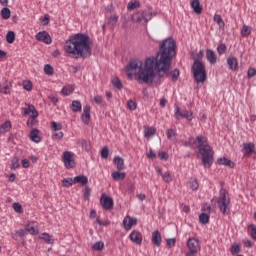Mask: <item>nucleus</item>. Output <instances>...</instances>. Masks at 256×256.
I'll list each match as a JSON object with an SVG mask.
<instances>
[{"instance_id":"f257e3e1","label":"nucleus","mask_w":256,"mask_h":256,"mask_svg":"<svg viewBox=\"0 0 256 256\" xmlns=\"http://www.w3.org/2000/svg\"><path fill=\"white\" fill-rule=\"evenodd\" d=\"M177 55V43L173 38H166L159 46V51L156 57L148 58L143 62L135 59L126 66L128 77L138 75V79L144 83H153L155 77H163L168 69H171V61ZM163 71V73L161 72Z\"/></svg>"},{"instance_id":"f03ea898","label":"nucleus","mask_w":256,"mask_h":256,"mask_svg":"<svg viewBox=\"0 0 256 256\" xmlns=\"http://www.w3.org/2000/svg\"><path fill=\"white\" fill-rule=\"evenodd\" d=\"M64 49L73 59H89L92 55L91 38L82 33L70 36L65 42Z\"/></svg>"},{"instance_id":"7ed1b4c3","label":"nucleus","mask_w":256,"mask_h":256,"mask_svg":"<svg viewBox=\"0 0 256 256\" xmlns=\"http://www.w3.org/2000/svg\"><path fill=\"white\" fill-rule=\"evenodd\" d=\"M198 145H196V149H198V153L202 155V165L205 169H209L211 165H213V148L207 144V138L203 135L197 136Z\"/></svg>"},{"instance_id":"20e7f679","label":"nucleus","mask_w":256,"mask_h":256,"mask_svg":"<svg viewBox=\"0 0 256 256\" xmlns=\"http://www.w3.org/2000/svg\"><path fill=\"white\" fill-rule=\"evenodd\" d=\"M192 73L196 83H204L207 81V70H205V64L201 61H194L192 65Z\"/></svg>"},{"instance_id":"39448f33","label":"nucleus","mask_w":256,"mask_h":256,"mask_svg":"<svg viewBox=\"0 0 256 256\" xmlns=\"http://www.w3.org/2000/svg\"><path fill=\"white\" fill-rule=\"evenodd\" d=\"M155 15V12L152 10V8H146L142 12H136L132 15V21L135 23H143L144 25H147L151 19H153V16Z\"/></svg>"},{"instance_id":"423d86ee","label":"nucleus","mask_w":256,"mask_h":256,"mask_svg":"<svg viewBox=\"0 0 256 256\" xmlns=\"http://www.w3.org/2000/svg\"><path fill=\"white\" fill-rule=\"evenodd\" d=\"M217 203L222 215H229L231 213V209L229 208L231 202L227 200V190L220 189V196L217 198Z\"/></svg>"},{"instance_id":"0eeeda50","label":"nucleus","mask_w":256,"mask_h":256,"mask_svg":"<svg viewBox=\"0 0 256 256\" xmlns=\"http://www.w3.org/2000/svg\"><path fill=\"white\" fill-rule=\"evenodd\" d=\"M188 252L186 256H197V254L201 251V243L197 238H189L187 241Z\"/></svg>"},{"instance_id":"6e6552de","label":"nucleus","mask_w":256,"mask_h":256,"mask_svg":"<svg viewBox=\"0 0 256 256\" xmlns=\"http://www.w3.org/2000/svg\"><path fill=\"white\" fill-rule=\"evenodd\" d=\"M72 152L65 151L62 155V161L66 167V169H73L75 168V158Z\"/></svg>"},{"instance_id":"1a4fd4ad","label":"nucleus","mask_w":256,"mask_h":256,"mask_svg":"<svg viewBox=\"0 0 256 256\" xmlns=\"http://www.w3.org/2000/svg\"><path fill=\"white\" fill-rule=\"evenodd\" d=\"M176 119H187V121H193V112L187 110H181L179 106L175 108Z\"/></svg>"},{"instance_id":"9d476101","label":"nucleus","mask_w":256,"mask_h":256,"mask_svg":"<svg viewBox=\"0 0 256 256\" xmlns=\"http://www.w3.org/2000/svg\"><path fill=\"white\" fill-rule=\"evenodd\" d=\"M100 204L106 211H111V209H113L114 201L113 198L103 194L100 198Z\"/></svg>"},{"instance_id":"9b49d317","label":"nucleus","mask_w":256,"mask_h":256,"mask_svg":"<svg viewBox=\"0 0 256 256\" xmlns=\"http://www.w3.org/2000/svg\"><path fill=\"white\" fill-rule=\"evenodd\" d=\"M35 37L37 41H43L46 45H51L53 41L47 31L38 32Z\"/></svg>"},{"instance_id":"f8f14e48","label":"nucleus","mask_w":256,"mask_h":256,"mask_svg":"<svg viewBox=\"0 0 256 256\" xmlns=\"http://www.w3.org/2000/svg\"><path fill=\"white\" fill-rule=\"evenodd\" d=\"M129 237L132 243H135V245H141L143 243V235L137 230H133Z\"/></svg>"},{"instance_id":"ddd939ff","label":"nucleus","mask_w":256,"mask_h":256,"mask_svg":"<svg viewBox=\"0 0 256 256\" xmlns=\"http://www.w3.org/2000/svg\"><path fill=\"white\" fill-rule=\"evenodd\" d=\"M82 121L83 123H85V125H89V123H91V106H84L82 113Z\"/></svg>"},{"instance_id":"4468645a","label":"nucleus","mask_w":256,"mask_h":256,"mask_svg":"<svg viewBox=\"0 0 256 256\" xmlns=\"http://www.w3.org/2000/svg\"><path fill=\"white\" fill-rule=\"evenodd\" d=\"M123 225L126 231H131L133 225H137V218H131V216H126L123 220Z\"/></svg>"},{"instance_id":"2eb2a0df","label":"nucleus","mask_w":256,"mask_h":256,"mask_svg":"<svg viewBox=\"0 0 256 256\" xmlns=\"http://www.w3.org/2000/svg\"><path fill=\"white\" fill-rule=\"evenodd\" d=\"M190 7L196 15H201L203 13V6H201V2L199 0H192Z\"/></svg>"},{"instance_id":"dca6fc26","label":"nucleus","mask_w":256,"mask_h":256,"mask_svg":"<svg viewBox=\"0 0 256 256\" xmlns=\"http://www.w3.org/2000/svg\"><path fill=\"white\" fill-rule=\"evenodd\" d=\"M163 241V238H161V232L159 230H156L152 233V243L156 247H161V243Z\"/></svg>"},{"instance_id":"f3484780","label":"nucleus","mask_w":256,"mask_h":256,"mask_svg":"<svg viewBox=\"0 0 256 256\" xmlns=\"http://www.w3.org/2000/svg\"><path fill=\"white\" fill-rule=\"evenodd\" d=\"M163 77H171V81L174 83L179 79V69H174L172 72H169V69L166 72L161 71Z\"/></svg>"},{"instance_id":"a211bd4d","label":"nucleus","mask_w":256,"mask_h":256,"mask_svg":"<svg viewBox=\"0 0 256 256\" xmlns=\"http://www.w3.org/2000/svg\"><path fill=\"white\" fill-rule=\"evenodd\" d=\"M24 115H29V117H39V112L35 109L33 105H27L24 109Z\"/></svg>"},{"instance_id":"6ab92c4d","label":"nucleus","mask_w":256,"mask_h":256,"mask_svg":"<svg viewBox=\"0 0 256 256\" xmlns=\"http://www.w3.org/2000/svg\"><path fill=\"white\" fill-rule=\"evenodd\" d=\"M243 149L245 151V155H247V156L251 155L252 153H256L255 152V144L253 142L244 143Z\"/></svg>"},{"instance_id":"aec40b11","label":"nucleus","mask_w":256,"mask_h":256,"mask_svg":"<svg viewBox=\"0 0 256 256\" xmlns=\"http://www.w3.org/2000/svg\"><path fill=\"white\" fill-rule=\"evenodd\" d=\"M227 65L231 71H237L239 62L237 61V58L229 57L227 59Z\"/></svg>"},{"instance_id":"412c9836","label":"nucleus","mask_w":256,"mask_h":256,"mask_svg":"<svg viewBox=\"0 0 256 256\" xmlns=\"http://www.w3.org/2000/svg\"><path fill=\"white\" fill-rule=\"evenodd\" d=\"M113 163L116 165L118 171H123L125 169V160L120 156H115Z\"/></svg>"},{"instance_id":"4be33fe9","label":"nucleus","mask_w":256,"mask_h":256,"mask_svg":"<svg viewBox=\"0 0 256 256\" xmlns=\"http://www.w3.org/2000/svg\"><path fill=\"white\" fill-rule=\"evenodd\" d=\"M218 165H225L226 167H230V169H233L235 167V163L225 157L219 158L217 160Z\"/></svg>"},{"instance_id":"5701e85b","label":"nucleus","mask_w":256,"mask_h":256,"mask_svg":"<svg viewBox=\"0 0 256 256\" xmlns=\"http://www.w3.org/2000/svg\"><path fill=\"white\" fill-rule=\"evenodd\" d=\"M206 59L211 63V65H215V63H217V57L215 56V52L213 50H207Z\"/></svg>"},{"instance_id":"b1692460","label":"nucleus","mask_w":256,"mask_h":256,"mask_svg":"<svg viewBox=\"0 0 256 256\" xmlns=\"http://www.w3.org/2000/svg\"><path fill=\"white\" fill-rule=\"evenodd\" d=\"M30 139L34 143H41V137H39V130L38 129H33L30 132Z\"/></svg>"},{"instance_id":"393cba45","label":"nucleus","mask_w":256,"mask_h":256,"mask_svg":"<svg viewBox=\"0 0 256 256\" xmlns=\"http://www.w3.org/2000/svg\"><path fill=\"white\" fill-rule=\"evenodd\" d=\"M1 18L7 21L8 19H11V10L7 7H4L0 11Z\"/></svg>"},{"instance_id":"a878e982","label":"nucleus","mask_w":256,"mask_h":256,"mask_svg":"<svg viewBox=\"0 0 256 256\" xmlns=\"http://www.w3.org/2000/svg\"><path fill=\"white\" fill-rule=\"evenodd\" d=\"M74 183H80L81 185H87L89 183V179L85 175H79L74 177Z\"/></svg>"},{"instance_id":"bb28decb","label":"nucleus","mask_w":256,"mask_h":256,"mask_svg":"<svg viewBox=\"0 0 256 256\" xmlns=\"http://www.w3.org/2000/svg\"><path fill=\"white\" fill-rule=\"evenodd\" d=\"M71 109L74 113H78V111H81V109H83V105L81 104V101L79 100L72 101Z\"/></svg>"},{"instance_id":"cd10ccee","label":"nucleus","mask_w":256,"mask_h":256,"mask_svg":"<svg viewBox=\"0 0 256 256\" xmlns=\"http://www.w3.org/2000/svg\"><path fill=\"white\" fill-rule=\"evenodd\" d=\"M214 21L219 26V29H225V21H223V17L220 14L214 15Z\"/></svg>"},{"instance_id":"c85d7f7f","label":"nucleus","mask_w":256,"mask_h":256,"mask_svg":"<svg viewBox=\"0 0 256 256\" xmlns=\"http://www.w3.org/2000/svg\"><path fill=\"white\" fill-rule=\"evenodd\" d=\"M126 175L127 174L125 172L116 171V172L112 173V179H114V181H123V179H125Z\"/></svg>"},{"instance_id":"c756f323","label":"nucleus","mask_w":256,"mask_h":256,"mask_svg":"<svg viewBox=\"0 0 256 256\" xmlns=\"http://www.w3.org/2000/svg\"><path fill=\"white\" fill-rule=\"evenodd\" d=\"M185 147H194V149H197V145H199V141H197V138L190 137L188 141L184 143Z\"/></svg>"},{"instance_id":"7c9ffc66","label":"nucleus","mask_w":256,"mask_h":256,"mask_svg":"<svg viewBox=\"0 0 256 256\" xmlns=\"http://www.w3.org/2000/svg\"><path fill=\"white\" fill-rule=\"evenodd\" d=\"M11 129V121H6L0 126V135H5Z\"/></svg>"},{"instance_id":"2f4dec72","label":"nucleus","mask_w":256,"mask_h":256,"mask_svg":"<svg viewBox=\"0 0 256 256\" xmlns=\"http://www.w3.org/2000/svg\"><path fill=\"white\" fill-rule=\"evenodd\" d=\"M157 133V129H155L154 127H148L144 130V137H153V135H155Z\"/></svg>"},{"instance_id":"473e14b6","label":"nucleus","mask_w":256,"mask_h":256,"mask_svg":"<svg viewBox=\"0 0 256 256\" xmlns=\"http://www.w3.org/2000/svg\"><path fill=\"white\" fill-rule=\"evenodd\" d=\"M0 93H4V95H8L9 82L7 80H5L2 84H0Z\"/></svg>"},{"instance_id":"72a5a7b5","label":"nucleus","mask_w":256,"mask_h":256,"mask_svg":"<svg viewBox=\"0 0 256 256\" xmlns=\"http://www.w3.org/2000/svg\"><path fill=\"white\" fill-rule=\"evenodd\" d=\"M139 7H141V2L135 1V2H129L127 9L129 11H135V9H139Z\"/></svg>"},{"instance_id":"f704fd0d","label":"nucleus","mask_w":256,"mask_h":256,"mask_svg":"<svg viewBox=\"0 0 256 256\" xmlns=\"http://www.w3.org/2000/svg\"><path fill=\"white\" fill-rule=\"evenodd\" d=\"M75 91V87L73 86H65L62 88L61 93L62 95H71Z\"/></svg>"},{"instance_id":"c9c22d12","label":"nucleus","mask_w":256,"mask_h":256,"mask_svg":"<svg viewBox=\"0 0 256 256\" xmlns=\"http://www.w3.org/2000/svg\"><path fill=\"white\" fill-rule=\"evenodd\" d=\"M26 231L30 234V235H37V233H39V230L31 225V224H27L26 225Z\"/></svg>"},{"instance_id":"e433bc0d","label":"nucleus","mask_w":256,"mask_h":256,"mask_svg":"<svg viewBox=\"0 0 256 256\" xmlns=\"http://www.w3.org/2000/svg\"><path fill=\"white\" fill-rule=\"evenodd\" d=\"M40 239H43V241H45V243H49L50 245H53V243H54L53 238L48 233H43L40 236Z\"/></svg>"},{"instance_id":"4c0bfd02","label":"nucleus","mask_w":256,"mask_h":256,"mask_svg":"<svg viewBox=\"0 0 256 256\" xmlns=\"http://www.w3.org/2000/svg\"><path fill=\"white\" fill-rule=\"evenodd\" d=\"M73 183H75V178L73 179L68 177L62 180L63 187L69 188L73 185Z\"/></svg>"},{"instance_id":"58836bf2","label":"nucleus","mask_w":256,"mask_h":256,"mask_svg":"<svg viewBox=\"0 0 256 256\" xmlns=\"http://www.w3.org/2000/svg\"><path fill=\"white\" fill-rule=\"evenodd\" d=\"M6 41L7 43H15V32L8 31L6 34Z\"/></svg>"},{"instance_id":"ea45409f","label":"nucleus","mask_w":256,"mask_h":256,"mask_svg":"<svg viewBox=\"0 0 256 256\" xmlns=\"http://www.w3.org/2000/svg\"><path fill=\"white\" fill-rule=\"evenodd\" d=\"M199 221L200 223H202V225H207V223H209V214L207 213L200 214Z\"/></svg>"},{"instance_id":"a19ab883","label":"nucleus","mask_w":256,"mask_h":256,"mask_svg":"<svg viewBox=\"0 0 256 256\" xmlns=\"http://www.w3.org/2000/svg\"><path fill=\"white\" fill-rule=\"evenodd\" d=\"M112 85L119 91H120V89H123V83L121 82V80L119 78H114L112 80Z\"/></svg>"},{"instance_id":"79ce46f5","label":"nucleus","mask_w":256,"mask_h":256,"mask_svg":"<svg viewBox=\"0 0 256 256\" xmlns=\"http://www.w3.org/2000/svg\"><path fill=\"white\" fill-rule=\"evenodd\" d=\"M94 251H103L105 249V243L103 241H98L93 245Z\"/></svg>"},{"instance_id":"37998d69","label":"nucleus","mask_w":256,"mask_h":256,"mask_svg":"<svg viewBox=\"0 0 256 256\" xmlns=\"http://www.w3.org/2000/svg\"><path fill=\"white\" fill-rule=\"evenodd\" d=\"M241 35L242 37H248V35H251V28L247 25H243L241 29Z\"/></svg>"},{"instance_id":"c03bdc74","label":"nucleus","mask_w":256,"mask_h":256,"mask_svg":"<svg viewBox=\"0 0 256 256\" xmlns=\"http://www.w3.org/2000/svg\"><path fill=\"white\" fill-rule=\"evenodd\" d=\"M190 189H192V191H197V189H199V183L197 182V179H190Z\"/></svg>"},{"instance_id":"a18cd8bd","label":"nucleus","mask_w":256,"mask_h":256,"mask_svg":"<svg viewBox=\"0 0 256 256\" xmlns=\"http://www.w3.org/2000/svg\"><path fill=\"white\" fill-rule=\"evenodd\" d=\"M22 85H23V89H25V91H31L33 89V83L29 80L23 81Z\"/></svg>"},{"instance_id":"49530a36","label":"nucleus","mask_w":256,"mask_h":256,"mask_svg":"<svg viewBox=\"0 0 256 256\" xmlns=\"http://www.w3.org/2000/svg\"><path fill=\"white\" fill-rule=\"evenodd\" d=\"M21 165L19 164V158L18 157H13L11 160V169H19Z\"/></svg>"},{"instance_id":"de8ad7c7","label":"nucleus","mask_w":256,"mask_h":256,"mask_svg":"<svg viewBox=\"0 0 256 256\" xmlns=\"http://www.w3.org/2000/svg\"><path fill=\"white\" fill-rule=\"evenodd\" d=\"M12 208L14 209L15 213H23V206L19 202H14L12 204Z\"/></svg>"},{"instance_id":"09e8293b","label":"nucleus","mask_w":256,"mask_h":256,"mask_svg":"<svg viewBox=\"0 0 256 256\" xmlns=\"http://www.w3.org/2000/svg\"><path fill=\"white\" fill-rule=\"evenodd\" d=\"M162 177H163V181H164L165 183H171V182L173 181V178L171 177V172H169V171L165 172V173L162 175Z\"/></svg>"},{"instance_id":"8fccbe9b","label":"nucleus","mask_w":256,"mask_h":256,"mask_svg":"<svg viewBox=\"0 0 256 256\" xmlns=\"http://www.w3.org/2000/svg\"><path fill=\"white\" fill-rule=\"evenodd\" d=\"M50 127H51L52 131H61L63 125L61 123L51 122Z\"/></svg>"},{"instance_id":"3c124183","label":"nucleus","mask_w":256,"mask_h":256,"mask_svg":"<svg viewBox=\"0 0 256 256\" xmlns=\"http://www.w3.org/2000/svg\"><path fill=\"white\" fill-rule=\"evenodd\" d=\"M231 253L232 255H237L238 253H241V247L239 246V244L232 245Z\"/></svg>"},{"instance_id":"603ef678","label":"nucleus","mask_w":256,"mask_h":256,"mask_svg":"<svg viewBox=\"0 0 256 256\" xmlns=\"http://www.w3.org/2000/svg\"><path fill=\"white\" fill-rule=\"evenodd\" d=\"M248 231H251L252 239H256V226H255V224H250L248 226Z\"/></svg>"},{"instance_id":"864d4df0","label":"nucleus","mask_w":256,"mask_h":256,"mask_svg":"<svg viewBox=\"0 0 256 256\" xmlns=\"http://www.w3.org/2000/svg\"><path fill=\"white\" fill-rule=\"evenodd\" d=\"M44 73L46 75H53V66H51L50 64H46L44 66Z\"/></svg>"},{"instance_id":"5fc2aeb1","label":"nucleus","mask_w":256,"mask_h":256,"mask_svg":"<svg viewBox=\"0 0 256 256\" xmlns=\"http://www.w3.org/2000/svg\"><path fill=\"white\" fill-rule=\"evenodd\" d=\"M127 107L130 109V111H135V109H137V103L133 100H129L127 102Z\"/></svg>"},{"instance_id":"6e6d98bb","label":"nucleus","mask_w":256,"mask_h":256,"mask_svg":"<svg viewBox=\"0 0 256 256\" xmlns=\"http://www.w3.org/2000/svg\"><path fill=\"white\" fill-rule=\"evenodd\" d=\"M101 157H102V159H109V148L108 147H104L101 150Z\"/></svg>"},{"instance_id":"4d7b16f0","label":"nucleus","mask_w":256,"mask_h":256,"mask_svg":"<svg viewBox=\"0 0 256 256\" xmlns=\"http://www.w3.org/2000/svg\"><path fill=\"white\" fill-rule=\"evenodd\" d=\"M37 117H30L28 120H27V125L28 127H35V125H37Z\"/></svg>"},{"instance_id":"13d9d810","label":"nucleus","mask_w":256,"mask_h":256,"mask_svg":"<svg viewBox=\"0 0 256 256\" xmlns=\"http://www.w3.org/2000/svg\"><path fill=\"white\" fill-rule=\"evenodd\" d=\"M84 198L86 200H89V197H91V189L89 186H85V189L83 191Z\"/></svg>"},{"instance_id":"bf43d9fd","label":"nucleus","mask_w":256,"mask_h":256,"mask_svg":"<svg viewBox=\"0 0 256 256\" xmlns=\"http://www.w3.org/2000/svg\"><path fill=\"white\" fill-rule=\"evenodd\" d=\"M217 51H218L219 55H223L227 51V46L225 44H220L217 47Z\"/></svg>"},{"instance_id":"052dcab7","label":"nucleus","mask_w":256,"mask_h":256,"mask_svg":"<svg viewBox=\"0 0 256 256\" xmlns=\"http://www.w3.org/2000/svg\"><path fill=\"white\" fill-rule=\"evenodd\" d=\"M117 21H119V16L117 15H113V16H110L109 18V24L112 25H115V23H117Z\"/></svg>"},{"instance_id":"680f3d73","label":"nucleus","mask_w":256,"mask_h":256,"mask_svg":"<svg viewBox=\"0 0 256 256\" xmlns=\"http://www.w3.org/2000/svg\"><path fill=\"white\" fill-rule=\"evenodd\" d=\"M54 141L63 139V132H57L52 135Z\"/></svg>"},{"instance_id":"e2e57ef3","label":"nucleus","mask_w":256,"mask_h":256,"mask_svg":"<svg viewBox=\"0 0 256 256\" xmlns=\"http://www.w3.org/2000/svg\"><path fill=\"white\" fill-rule=\"evenodd\" d=\"M82 147L86 146V151H91V143L87 140H82L81 141Z\"/></svg>"},{"instance_id":"0e129e2a","label":"nucleus","mask_w":256,"mask_h":256,"mask_svg":"<svg viewBox=\"0 0 256 256\" xmlns=\"http://www.w3.org/2000/svg\"><path fill=\"white\" fill-rule=\"evenodd\" d=\"M175 243H177V239L175 238H169L167 239V246L168 247H175Z\"/></svg>"},{"instance_id":"69168bd1","label":"nucleus","mask_w":256,"mask_h":256,"mask_svg":"<svg viewBox=\"0 0 256 256\" xmlns=\"http://www.w3.org/2000/svg\"><path fill=\"white\" fill-rule=\"evenodd\" d=\"M158 157H159L161 160H167V159H169V155L167 154V152H159Z\"/></svg>"},{"instance_id":"338daca9","label":"nucleus","mask_w":256,"mask_h":256,"mask_svg":"<svg viewBox=\"0 0 256 256\" xmlns=\"http://www.w3.org/2000/svg\"><path fill=\"white\" fill-rule=\"evenodd\" d=\"M247 75H248V77H255V75H256V70H255V68H250V69L248 70V72H247Z\"/></svg>"},{"instance_id":"774afa93","label":"nucleus","mask_w":256,"mask_h":256,"mask_svg":"<svg viewBox=\"0 0 256 256\" xmlns=\"http://www.w3.org/2000/svg\"><path fill=\"white\" fill-rule=\"evenodd\" d=\"M174 135H175V131L173 129H168L167 130L168 139H171L172 137H174Z\"/></svg>"}]
</instances>
